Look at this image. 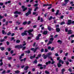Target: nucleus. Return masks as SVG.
Wrapping results in <instances>:
<instances>
[{"label":"nucleus","instance_id":"1","mask_svg":"<svg viewBox=\"0 0 74 74\" xmlns=\"http://www.w3.org/2000/svg\"><path fill=\"white\" fill-rule=\"evenodd\" d=\"M33 31V29H32L29 30L28 31H25L24 32L21 34V36H26L27 34V33H29V35H30V36L31 37H33V35L32 34H30V33H32V32Z\"/></svg>","mask_w":74,"mask_h":74},{"label":"nucleus","instance_id":"2","mask_svg":"<svg viewBox=\"0 0 74 74\" xmlns=\"http://www.w3.org/2000/svg\"><path fill=\"white\" fill-rule=\"evenodd\" d=\"M58 67H60L62 66V65L60 64V63H62V64H63L64 62H63V61H62V60H60L58 62Z\"/></svg>","mask_w":74,"mask_h":74},{"label":"nucleus","instance_id":"3","mask_svg":"<svg viewBox=\"0 0 74 74\" xmlns=\"http://www.w3.org/2000/svg\"><path fill=\"white\" fill-rule=\"evenodd\" d=\"M28 68H29V67L28 66H26L24 68V70L25 71L24 72L21 73V74H24L25 73H27V70L28 69Z\"/></svg>","mask_w":74,"mask_h":74},{"label":"nucleus","instance_id":"4","mask_svg":"<svg viewBox=\"0 0 74 74\" xmlns=\"http://www.w3.org/2000/svg\"><path fill=\"white\" fill-rule=\"evenodd\" d=\"M32 10V9H29V11L25 14L26 16H28L29 14H31V11Z\"/></svg>","mask_w":74,"mask_h":74},{"label":"nucleus","instance_id":"5","mask_svg":"<svg viewBox=\"0 0 74 74\" xmlns=\"http://www.w3.org/2000/svg\"><path fill=\"white\" fill-rule=\"evenodd\" d=\"M52 55V53H49L47 54L48 57H49V58H50V59H51V60H53L52 59V57H50V58L49 57V56H50V55Z\"/></svg>","mask_w":74,"mask_h":74},{"label":"nucleus","instance_id":"6","mask_svg":"<svg viewBox=\"0 0 74 74\" xmlns=\"http://www.w3.org/2000/svg\"><path fill=\"white\" fill-rule=\"evenodd\" d=\"M15 48H22V46L21 45H18L16 46L15 47Z\"/></svg>","mask_w":74,"mask_h":74},{"label":"nucleus","instance_id":"7","mask_svg":"<svg viewBox=\"0 0 74 74\" xmlns=\"http://www.w3.org/2000/svg\"><path fill=\"white\" fill-rule=\"evenodd\" d=\"M37 48H36L35 49L34 48H32L31 49V51H34V52H35L37 50Z\"/></svg>","mask_w":74,"mask_h":74},{"label":"nucleus","instance_id":"8","mask_svg":"<svg viewBox=\"0 0 74 74\" xmlns=\"http://www.w3.org/2000/svg\"><path fill=\"white\" fill-rule=\"evenodd\" d=\"M72 31L71 30H68V34H72Z\"/></svg>","mask_w":74,"mask_h":74},{"label":"nucleus","instance_id":"9","mask_svg":"<svg viewBox=\"0 0 74 74\" xmlns=\"http://www.w3.org/2000/svg\"><path fill=\"white\" fill-rule=\"evenodd\" d=\"M25 8V6H23L22 7V8L23 9V11H25V10H27V8Z\"/></svg>","mask_w":74,"mask_h":74},{"label":"nucleus","instance_id":"10","mask_svg":"<svg viewBox=\"0 0 74 74\" xmlns=\"http://www.w3.org/2000/svg\"><path fill=\"white\" fill-rule=\"evenodd\" d=\"M71 23V20H69L68 21V22L67 23V25H70Z\"/></svg>","mask_w":74,"mask_h":74},{"label":"nucleus","instance_id":"11","mask_svg":"<svg viewBox=\"0 0 74 74\" xmlns=\"http://www.w3.org/2000/svg\"><path fill=\"white\" fill-rule=\"evenodd\" d=\"M43 58L44 59H47V58L48 57L47 55H45V54H43Z\"/></svg>","mask_w":74,"mask_h":74},{"label":"nucleus","instance_id":"12","mask_svg":"<svg viewBox=\"0 0 74 74\" xmlns=\"http://www.w3.org/2000/svg\"><path fill=\"white\" fill-rule=\"evenodd\" d=\"M14 14H21V12H18V11H16L14 12Z\"/></svg>","mask_w":74,"mask_h":74},{"label":"nucleus","instance_id":"13","mask_svg":"<svg viewBox=\"0 0 74 74\" xmlns=\"http://www.w3.org/2000/svg\"><path fill=\"white\" fill-rule=\"evenodd\" d=\"M48 30H49V31H51V30H52V29H53L52 28H51V27L48 26Z\"/></svg>","mask_w":74,"mask_h":74},{"label":"nucleus","instance_id":"14","mask_svg":"<svg viewBox=\"0 0 74 74\" xmlns=\"http://www.w3.org/2000/svg\"><path fill=\"white\" fill-rule=\"evenodd\" d=\"M48 5H52V4H50V5H49L48 4H44L43 6V7H45L46 6H48Z\"/></svg>","mask_w":74,"mask_h":74},{"label":"nucleus","instance_id":"15","mask_svg":"<svg viewBox=\"0 0 74 74\" xmlns=\"http://www.w3.org/2000/svg\"><path fill=\"white\" fill-rule=\"evenodd\" d=\"M41 36V34H38V35L37 36V40H39V38H40V37Z\"/></svg>","mask_w":74,"mask_h":74},{"label":"nucleus","instance_id":"16","mask_svg":"<svg viewBox=\"0 0 74 74\" xmlns=\"http://www.w3.org/2000/svg\"><path fill=\"white\" fill-rule=\"evenodd\" d=\"M56 31L57 32H59L60 31V30L59 28H56Z\"/></svg>","mask_w":74,"mask_h":74},{"label":"nucleus","instance_id":"17","mask_svg":"<svg viewBox=\"0 0 74 74\" xmlns=\"http://www.w3.org/2000/svg\"><path fill=\"white\" fill-rule=\"evenodd\" d=\"M36 56V55L35 54H34L33 56H31L30 57V58L31 59H33Z\"/></svg>","mask_w":74,"mask_h":74},{"label":"nucleus","instance_id":"18","mask_svg":"<svg viewBox=\"0 0 74 74\" xmlns=\"http://www.w3.org/2000/svg\"><path fill=\"white\" fill-rule=\"evenodd\" d=\"M24 55H25V54H24V53H23L21 55V56L20 57V59L22 58V56H24Z\"/></svg>","mask_w":74,"mask_h":74},{"label":"nucleus","instance_id":"19","mask_svg":"<svg viewBox=\"0 0 74 74\" xmlns=\"http://www.w3.org/2000/svg\"><path fill=\"white\" fill-rule=\"evenodd\" d=\"M48 33V32L47 31H46L44 32L43 34H47Z\"/></svg>","mask_w":74,"mask_h":74},{"label":"nucleus","instance_id":"20","mask_svg":"<svg viewBox=\"0 0 74 74\" xmlns=\"http://www.w3.org/2000/svg\"><path fill=\"white\" fill-rule=\"evenodd\" d=\"M65 4H67L68 2L69 1V0H65Z\"/></svg>","mask_w":74,"mask_h":74},{"label":"nucleus","instance_id":"21","mask_svg":"<svg viewBox=\"0 0 74 74\" xmlns=\"http://www.w3.org/2000/svg\"><path fill=\"white\" fill-rule=\"evenodd\" d=\"M52 41L50 40L49 41V43L47 44V45H49L50 44H52Z\"/></svg>","mask_w":74,"mask_h":74},{"label":"nucleus","instance_id":"22","mask_svg":"<svg viewBox=\"0 0 74 74\" xmlns=\"http://www.w3.org/2000/svg\"><path fill=\"white\" fill-rule=\"evenodd\" d=\"M0 49L1 51H4V48L3 47H0Z\"/></svg>","mask_w":74,"mask_h":74},{"label":"nucleus","instance_id":"23","mask_svg":"<svg viewBox=\"0 0 74 74\" xmlns=\"http://www.w3.org/2000/svg\"><path fill=\"white\" fill-rule=\"evenodd\" d=\"M57 42H58L60 44H61L62 42V41H61V40H58V41Z\"/></svg>","mask_w":74,"mask_h":74},{"label":"nucleus","instance_id":"24","mask_svg":"<svg viewBox=\"0 0 74 74\" xmlns=\"http://www.w3.org/2000/svg\"><path fill=\"white\" fill-rule=\"evenodd\" d=\"M59 10H58L57 11L56 13V15H58V14H59Z\"/></svg>","mask_w":74,"mask_h":74},{"label":"nucleus","instance_id":"25","mask_svg":"<svg viewBox=\"0 0 74 74\" xmlns=\"http://www.w3.org/2000/svg\"><path fill=\"white\" fill-rule=\"evenodd\" d=\"M53 40H54V39L53 38H51L50 39V41H53Z\"/></svg>","mask_w":74,"mask_h":74},{"label":"nucleus","instance_id":"26","mask_svg":"<svg viewBox=\"0 0 74 74\" xmlns=\"http://www.w3.org/2000/svg\"><path fill=\"white\" fill-rule=\"evenodd\" d=\"M15 73H16L17 74H18V73H20V72L19 71H15Z\"/></svg>","mask_w":74,"mask_h":74},{"label":"nucleus","instance_id":"27","mask_svg":"<svg viewBox=\"0 0 74 74\" xmlns=\"http://www.w3.org/2000/svg\"><path fill=\"white\" fill-rule=\"evenodd\" d=\"M51 61H49L48 62H46V64L47 65L48 64V63L49 64V63H51Z\"/></svg>","mask_w":74,"mask_h":74},{"label":"nucleus","instance_id":"28","mask_svg":"<svg viewBox=\"0 0 74 74\" xmlns=\"http://www.w3.org/2000/svg\"><path fill=\"white\" fill-rule=\"evenodd\" d=\"M65 24V23L64 22H62L60 24L61 25H64V24Z\"/></svg>","mask_w":74,"mask_h":74},{"label":"nucleus","instance_id":"29","mask_svg":"<svg viewBox=\"0 0 74 74\" xmlns=\"http://www.w3.org/2000/svg\"><path fill=\"white\" fill-rule=\"evenodd\" d=\"M41 56V55L40 54L38 55V56L37 59H38L39 58H40Z\"/></svg>","mask_w":74,"mask_h":74},{"label":"nucleus","instance_id":"30","mask_svg":"<svg viewBox=\"0 0 74 74\" xmlns=\"http://www.w3.org/2000/svg\"><path fill=\"white\" fill-rule=\"evenodd\" d=\"M25 52L26 53H30V50H28L27 51H26Z\"/></svg>","mask_w":74,"mask_h":74},{"label":"nucleus","instance_id":"31","mask_svg":"<svg viewBox=\"0 0 74 74\" xmlns=\"http://www.w3.org/2000/svg\"><path fill=\"white\" fill-rule=\"evenodd\" d=\"M20 41L19 40H17L16 41V43H19V42H20Z\"/></svg>","mask_w":74,"mask_h":74},{"label":"nucleus","instance_id":"32","mask_svg":"<svg viewBox=\"0 0 74 74\" xmlns=\"http://www.w3.org/2000/svg\"><path fill=\"white\" fill-rule=\"evenodd\" d=\"M30 23H31V22L30 21H29L28 22H27V23L28 25H29V24H30Z\"/></svg>","mask_w":74,"mask_h":74},{"label":"nucleus","instance_id":"33","mask_svg":"<svg viewBox=\"0 0 74 74\" xmlns=\"http://www.w3.org/2000/svg\"><path fill=\"white\" fill-rule=\"evenodd\" d=\"M45 73L46 74H49V73L48 71H45Z\"/></svg>","mask_w":74,"mask_h":74},{"label":"nucleus","instance_id":"34","mask_svg":"<svg viewBox=\"0 0 74 74\" xmlns=\"http://www.w3.org/2000/svg\"><path fill=\"white\" fill-rule=\"evenodd\" d=\"M52 19V16H50L49 19V21H50Z\"/></svg>","mask_w":74,"mask_h":74},{"label":"nucleus","instance_id":"35","mask_svg":"<svg viewBox=\"0 0 74 74\" xmlns=\"http://www.w3.org/2000/svg\"><path fill=\"white\" fill-rule=\"evenodd\" d=\"M4 41V39L1 40H0V42H3Z\"/></svg>","mask_w":74,"mask_h":74},{"label":"nucleus","instance_id":"36","mask_svg":"<svg viewBox=\"0 0 74 74\" xmlns=\"http://www.w3.org/2000/svg\"><path fill=\"white\" fill-rule=\"evenodd\" d=\"M11 34V32H9L7 34L8 36H9V35H10Z\"/></svg>","mask_w":74,"mask_h":74},{"label":"nucleus","instance_id":"37","mask_svg":"<svg viewBox=\"0 0 74 74\" xmlns=\"http://www.w3.org/2000/svg\"><path fill=\"white\" fill-rule=\"evenodd\" d=\"M2 32L3 34H4V33H5V31L4 30H2Z\"/></svg>","mask_w":74,"mask_h":74},{"label":"nucleus","instance_id":"38","mask_svg":"<svg viewBox=\"0 0 74 74\" xmlns=\"http://www.w3.org/2000/svg\"><path fill=\"white\" fill-rule=\"evenodd\" d=\"M26 24H27V22H24L23 23V25H26Z\"/></svg>","mask_w":74,"mask_h":74},{"label":"nucleus","instance_id":"39","mask_svg":"<svg viewBox=\"0 0 74 74\" xmlns=\"http://www.w3.org/2000/svg\"><path fill=\"white\" fill-rule=\"evenodd\" d=\"M43 19L42 18H41L40 19V22H43Z\"/></svg>","mask_w":74,"mask_h":74},{"label":"nucleus","instance_id":"40","mask_svg":"<svg viewBox=\"0 0 74 74\" xmlns=\"http://www.w3.org/2000/svg\"><path fill=\"white\" fill-rule=\"evenodd\" d=\"M26 47H23L22 50H24V49H26Z\"/></svg>","mask_w":74,"mask_h":74},{"label":"nucleus","instance_id":"41","mask_svg":"<svg viewBox=\"0 0 74 74\" xmlns=\"http://www.w3.org/2000/svg\"><path fill=\"white\" fill-rule=\"evenodd\" d=\"M65 31L66 32H68V29L67 28L65 29Z\"/></svg>","mask_w":74,"mask_h":74},{"label":"nucleus","instance_id":"42","mask_svg":"<svg viewBox=\"0 0 74 74\" xmlns=\"http://www.w3.org/2000/svg\"><path fill=\"white\" fill-rule=\"evenodd\" d=\"M3 62H1L0 63V66H1L3 64Z\"/></svg>","mask_w":74,"mask_h":74},{"label":"nucleus","instance_id":"43","mask_svg":"<svg viewBox=\"0 0 74 74\" xmlns=\"http://www.w3.org/2000/svg\"><path fill=\"white\" fill-rule=\"evenodd\" d=\"M48 49H45V51L46 52H48Z\"/></svg>","mask_w":74,"mask_h":74},{"label":"nucleus","instance_id":"44","mask_svg":"<svg viewBox=\"0 0 74 74\" xmlns=\"http://www.w3.org/2000/svg\"><path fill=\"white\" fill-rule=\"evenodd\" d=\"M55 56H59V54H58V53H56L55 54Z\"/></svg>","mask_w":74,"mask_h":74},{"label":"nucleus","instance_id":"45","mask_svg":"<svg viewBox=\"0 0 74 74\" xmlns=\"http://www.w3.org/2000/svg\"><path fill=\"white\" fill-rule=\"evenodd\" d=\"M38 21H40V16L38 17Z\"/></svg>","mask_w":74,"mask_h":74},{"label":"nucleus","instance_id":"46","mask_svg":"<svg viewBox=\"0 0 74 74\" xmlns=\"http://www.w3.org/2000/svg\"><path fill=\"white\" fill-rule=\"evenodd\" d=\"M4 73H5V71H4L2 73V74H4Z\"/></svg>","mask_w":74,"mask_h":74},{"label":"nucleus","instance_id":"47","mask_svg":"<svg viewBox=\"0 0 74 74\" xmlns=\"http://www.w3.org/2000/svg\"><path fill=\"white\" fill-rule=\"evenodd\" d=\"M3 17H4L3 16H2L1 15H0V19H2V18H3Z\"/></svg>","mask_w":74,"mask_h":74},{"label":"nucleus","instance_id":"48","mask_svg":"<svg viewBox=\"0 0 74 74\" xmlns=\"http://www.w3.org/2000/svg\"><path fill=\"white\" fill-rule=\"evenodd\" d=\"M41 52H44V49H42L41 50Z\"/></svg>","mask_w":74,"mask_h":74},{"label":"nucleus","instance_id":"49","mask_svg":"<svg viewBox=\"0 0 74 74\" xmlns=\"http://www.w3.org/2000/svg\"><path fill=\"white\" fill-rule=\"evenodd\" d=\"M51 47H48V49H51Z\"/></svg>","mask_w":74,"mask_h":74},{"label":"nucleus","instance_id":"50","mask_svg":"<svg viewBox=\"0 0 74 74\" xmlns=\"http://www.w3.org/2000/svg\"><path fill=\"white\" fill-rule=\"evenodd\" d=\"M12 59V58L11 57H8V60H10V59Z\"/></svg>","mask_w":74,"mask_h":74},{"label":"nucleus","instance_id":"51","mask_svg":"<svg viewBox=\"0 0 74 74\" xmlns=\"http://www.w3.org/2000/svg\"><path fill=\"white\" fill-rule=\"evenodd\" d=\"M70 72H71V69H69L68 70Z\"/></svg>","mask_w":74,"mask_h":74},{"label":"nucleus","instance_id":"52","mask_svg":"<svg viewBox=\"0 0 74 74\" xmlns=\"http://www.w3.org/2000/svg\"><path fill=\"white\" fill-rule=\"evenodd\" d=\"M58 35H56L54 36V38H56V37H58Z\"/></svg>","mask_w":74,"mask_h":74},{"label":"nucleus","instance_id":"53","mask_svg":"<svg viewBox=\"0 0 74 74\" xmlns=\"http://www.w3.org/2000/svg\"><path fill=\"white\" fill-rule=\"evenodd\" d=\"M56 27V28H58V27H59V25H57Z\"/></svg>","mask_w":74,"mask_h":74},{"label":"nucleus","instance_id":"54","mask_svg":"<svg viewBox=\"0 0 74 74\" xmlns=\"http://www.w3.org/2000/svg\"><path fill=\"white\" fill-rule=\"evenodd\" d=\"M42 64H38V66H42Z\"/></svg>","mask_w":74,"mask_h":74},{"label":"nucleus","instance_id":"55","mask_svg":"<svg viewBox=\"0 0 74 74\" xmlns=\"http://www.w3.org/2000/svg\"><path fill=\"white\" fill-rule=\"evenodd\" d=\"M37 62V60H35L34 61V63H36Z\"/></svg>","mask_w":74,"mask_h":74},{"label":"nucleus","instance_id":"56","mask_svg":"<svg viewBox=\"0 0 74 74\" xmlns=\"http://www.w3.org/2000/svg\"><path fill=\"white\" fill-rule=\"evenodd\" d=\"M10 53H14V51H13L12 50L11 51Z\"/></svg>","mask_w":74,"mask_h":74},{"label":"nucleus","instance_id":"57","mask_svg":"<svg viewBox=\"0 0 74 74\" xmlns=\"http://www.w3.org/2000/svg\"><path fill=\"white\" fill-rule=\"evenodd\" d=\"M62 5L63 6H64V5H66V3H63L62 4Z\"/></svg>","mask_w":74,"mask_h":74},{"label":"nucleus","instance_id":"58","mask_svg":"<svg viewBox=\"0 0 74 74\" xmlns=\"http://www.w3.org/2000/svg\"><path fill=\"white\" fill-rule=\"evenodd\" d=\"M26 58H25L23 60L24 61V62H25V61H26Z\"/></svg>","mask_w":74,"mask_h":74},{"label":"nucleus","instance_id":"59","mask_svg":"<svg viewBox=\"0 0 74 74\" xmlns=\"http://www.w3.org/2000/svg\"><path fill=\"white\" fill-rule=\"evenodd\" d=\"M3 4V3H0V5H2Z\"/></svg>","mask_w":74,"mask_h":74},{"label":"nucleus","instance_id":"60","mask_svg":"<svg viewBox=\"0 0 74 74\" xmlns=\"http://www.w3.org/2000/svg\"><path fill=\"white\" fill-rule=\"evenodd\" d=\"M14 35H15V34L14 33H12L11 35V36H14Z\"/></svg>","mask_w":74,"mask_h":74},{"label":"nucleus","instance_id":"61","mask_svg":"<svg viewBox=\"0 0 74 74\" xmlns=\"http://www.w3.org/2000/svg\"><path fill=\"white\" fill-rule=\"evenodd\" d=\"M74 37V35H72L71 36V37Z\"/></svg>","mask_w":74,"mask_h":74},{"label":"nucleus","instance_id":"62","mask_svg":"<svg viewBox=\"0 0 74 74\" xmlns=\"http://www.w3.org/2000/svg\"><path fill=\"white\" fill-rule=\"evenodd\" d=\"M54 63H55V61H53L52 62L51 64H54Z\"/></svg>","mask_w":74,"mask_h":74},{"label":"nucleus","instance_id":"63","mask_svg":"<svg viewBox=\"0 0 74 74\" xmlns=\"http://www.w3.org/2000/svg\"><path fill=\"white\" fill-rule=\"evenodd\" d=\"M54 49V47H52L51 49V51H53Z\"/></svg>","mask_w":74,"mask_h":74},{"label":"nucleus","instance_id":"64","mask_svg":"<svg viewBox=\"0 0 74 74\" xmlns=\"http://www.w3.org/2000/svg\"><path fill=\"white\" fill-rule=\"evenodd\" d=\"M37 27V25H34L33 26V28H36Z\"/></svg>","mask_w":74,"mask_h":74}]
</instances>
